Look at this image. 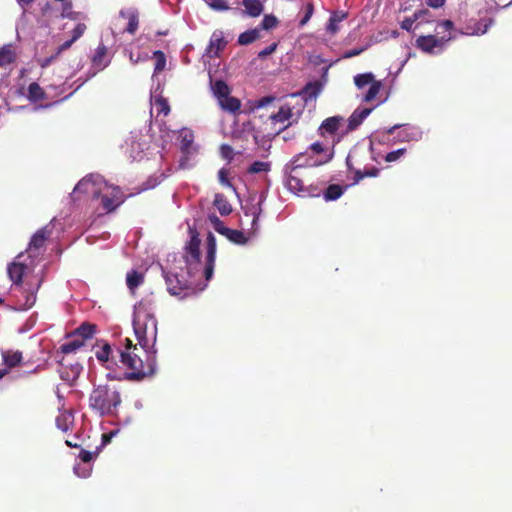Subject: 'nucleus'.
<instances>
[{"mask_svg": "<svg viewBox=\"0 0 512 512\" xmlns=\"http://www.w3.org/2000/svg\"><path fill=\"white\" fill-rule=\"evenodd\" d=\"M276 43L271 44L270 46L266 47L265 49L261 50L258 54L259 57L264 58L270 54H272L276 50Z\"/></svg>", "mask_w": 512, "mask_h": 512, "instance_id": "50", "label": "nucleus"}, {"mask_svg": "<svg viewBox=\"0 0 512 512\" xmlns=\"http://www.w3.org/2000/svg\"><path fill=\"white\" fill-rule=\"evenodd\" d=\"M219 105L225 111L235 113L240 109V101L235 97H230L229 95L224 97L219 101Z\"/></svg>", "mask_w": 512, "mask_h": 512, "instance_id": "27", "label": "nucleus"}, {"mask_svg": "<svg viewBox=\"0 0 512 512\" xmlns=\"http://www.w3.org/2000/svg\"><path fill=\"white\" fill-rule=\"evenodd\" d=\"M90 407L103 415H113L121 403V397L117 389L108 385L97 386L89 398Z\"/></svg>", "mask_w": 512, "mask_h": 512, "instance_id": "5", "label": "nucleus"}, {"mask_svg": "<svg viewBox=\"0 0 512 512\" xmlns=\"http://www.w3.org/2000/svg\"><path fill=\"white\" fill-rule=\"evenodd\" d=\"M154 57L156 58V63L154 67V73L152 76L153 83L157 81V84L160 83L158 80V74L162 72L165 69L166 66V58L163 52L161 51H155L153 53Z\"/></svg>", "mask_w": 512, "mask_h": 512, "instance_id": "24", "label": "nucleus"}, {"mask_svg": "<svg viewBox=\"0 0 512 512\" xmlns=\"http://www.w3.org/2000/svg\"><path fill=\"white\" fill-rule=\"evenodd\" d=\"M423 132L416 126H404L398 133V139L401 142L419 141L422 139Z\"/></svg>", "mask_w": 512, "mask_h": 512, "instance_id": "14", "label": "nucleus"}, {"mask_svg": "<svg viewBox=\"0 0 512 512\" xmlns=\"http://www.w3.org/2000/svg\"><path fill=\"white\" fill-rule=\"evenodd\" d=\"M23 256L24 255L20 253L16 257L15 261L8 267L9 277L15 284L21 283L22 277L28 268L27 265L24 264V262L21 260Z\"/></svg>", "mask_w": 512, "mask_h": 512, "instance_id": "12", "label": "nucleus"}, {"mask_svg": "<svg viewBox=\"0 0 512 512\" xmlns=\"http://www.w3.org/2000/svg\"><path fill=\"white\" fill-rule=\"evenodd\" d=\"M375 81V77L372 73L358 74L354 77V83L359 89H362L367 85H371Z\"/></svg>", "mask_w": 512, "mask_h": 512, "instance_id": "32", "label": "nucleus"}, {"mask_svg": "<svg viewBox=\"0 0 512 512\" xmlns=\"http://www.w3.org/2000/svg\"><path fill=\"white\" fill-rule=\"evenodd\" d=\"M33 0H17L20 6L24 7L28 4H30Z\"/></svg>", "mask_w": 512, "mask_h": 512, "instance_id": "60", "label": "nucleus"}, {"mask_svg": "<svg viewBox=\"0 0 512 512\" xmlns=\"http://www.w3.org/2000/svg\"><path fill=\"white\" fill-rule=\"evenodd\" d=\"M492 23L491 20H489L488 23H485L482 27L481 23H476L474 27L468 25L464 31H461L460 34L463 35H483L487 32L488 27Z\"/></svg>", "mask_w": 512, "mask_h": 512, "instance_id": "31", "label": "nucleus"}, {"mask_svg": "<svg viewBox=\"0 0 512 512\" xmlns=\"http://www.w3.org/2000/svg\"><path fill=\"white\" fill-rule=\"evenodd\" d=\"M371 111V108L355 110L349 118V128H357L363 122V120L371 113Z\"/></svg>", "mask_w": 512, "mask_h": 512, "instance_id": "21", "label": "nucleus"}, {"mask_svg": "<svg viewBox=\"0 0 512 512\" xmlns=\"http://www.w3.org/2000/svg\"><path fill=\"white\" fill-rule=\"evenodd\" d=\"M300 185V180L296 177H289L288 186L290 189H296Z\"/></svg>", "mask_w": 512, "mask_h": 512, "instance_id": "55", "label": "nucleus"}, {"mask_svg": "<svg viewBox=\"0 0 512 512\" xmlns=\"http://www.w3.org/2000/svg\"><path fill=\"white\" fill-rule=\"evenodd\" d=\"M126 347L120 352L121 362L127 368L133 370L131 376L133 378L141 379L145 376L152 375L155 371V351L153 356L149 358L148 365L145 366L142 359L135 353L136 346L132 345V341L128 338L125 339Z\"/></svg>", "mask_w": 512, "mask_h": 512, "instance_id": "6", "label": "nucleus"}, {"mask_svg": "<svg viewBox=\"0 0 512 512\" xmlns=\"http://www.w3.org/2000/svg\"><path fill=\"white\" fill-rule=\"evenodd\" d=\"M209 222L214 230L224 236H226L230 231V229L225 227L223 222L216 215H210Z\"/></svg>", "mask_w": 512, "mask_h": 512, "instance_id": "36", "label": "nucleus"}, {"mask_svg": "<svg viewBox=\"0 0 512 512\" xmlns=\"http://www.w3.org/2000/svg\"><path fill=\"white\" fill-rule=\"evenodd\" d=\"M306 106V99L301 94H291L278 106L277 111L266 116L264 122L267 135H278L288 127L296 124Z\"/></svg>", "mask_w": 512, "mask_h": 512, "instance_id": "2", "label": "nucleus"}, {"mask_svg": "<svg viewBox=\"0 0 512 512\" xmlns=\"http://www.w3.org/2000/svg\"><path fill=\"white\" fill-rule=\"evenodd\" d=\"M219 180L223 185H229L225 171L223 169L219 171Z\"/></svg>", "mask_w": 512, "mask_h": 512, "instance_id": "58", "label": "nucleus"}, {"mask_svg": "<svg viewBox=\"0 0 512 512\" xmlns=\"http://www.w3.org/2000/svg\"><path fill=\"white\" fill-rule=\"evenodd\" d=\"M48 235L49 232L46 229H41L34 234L28 247L29 257H34L38 254V249L44 245L45 239Z\"/></svg>", "mask_w": 512, "mask_h": 512, "instance_id": "15", "label": "nucleus"}, {"mask_svg": "<svg viewBox=\"0 0 512 512\" xmlns=\"http://www.w3.org/2000/svg\"><path fill=\"white\" fill-rule=\"evenodd\" d=\"M276 25H277V19H276V17H274L272 15H265V17L263 18V20L261 22V26L265 30L271 29V28L275 27Z\"/></svg>", "mask_w": 512, "mask_h": 512, "instance_id": "48", "label": "nucleus"}, {"mask_svg": "<svg viewBox=\"0 0 512 512\" xmlns=\"http://www.w3.org/2000/svg\"><path fill=\"white\" fill-rule=\"evenodd\" d=\"M8 374V369H0V379Z\"/></svg>", "mask_w": 512, "mask_h": 512, "instance_id": "62", "label": "nucleus"}, {"mask_svg": "<svg viewBox=\"0 0 512 512\" xmlns=\"http://www.w3.org/2000/svg\"><path fill=\"white\" fill-rule=\"evenodd\" d=\"M83 340L81 339H73L69 341L68 343H65L62 345L61 349L63 353H72L75 352L77 349H79L83 345Z\"/></svg>", "mask_w": 512, "mask_h": 512, "instance_id": "39", "label": "nucleus"}, {"mask_svg": "<svg viewBox=\"0 0 512 512\" xmlns=\"http://www.w3.org/2000/svg\"><path fill=\"white\" fill-rule=\"evenodd\" d=\"M120 17L128 20L126 31L133 34L138 28V13L134 9H126L120 12Z\"/></svg>", "mask_w": 512, "mask_h": 512, "instance_id": "18", "label": "nucleus"}, {"mask_svg": "<svg viewBox=\"0 0 512 512\" xmlns=\"http://www.w3.org/2000/svg\"><path fill=\"white\" fill-rule=\"evenodd\" d=\"M275 101L274 96H265L257 100L254 104L255 109H263Z\"/></svg>", "mask_w": 512, "mask_h": 512, "instance_id": "47", "label": "nucleus"}, {"mask_svg": "<svg viewBox=\"0 0 512 512\" xmlns=\"http://www.w3.org/2000/svg\"><path fill=\"white\" fill-rule=\"evenodd\" d=\"M133 329L140 346L152 349L157 338V320L154 302L143 299L134 306Z\"/></svg>", "mask_w": 512, "mask_h": 512, "instance_id": "3", "label": "nucleus"}, {"mask_svg": "<svg viewBox=\"0 0 512 512\" xmlns=\"http://www.w3.org/2000/svg\"><path fill=\"white\" fill-rule=\"evenodd\" d=\"M110 59L107 55V48L104 45H100L93 56L92 63L97 70H103L108 66Z\"/></svg>", "mask_w": 512, "mask_h": 512, "instance_id": "17", "label": "nucleus"}, {"mask_svg": "<svg viewBox=\"0 0 512 512\" xmlns=\"http://www.w3.org/2000/svg\"><path fill=\"white\" fill-rule=\"evenodd\" d=\"M363 51V49H353V50H350L348 51L346 54H345V58H351V57H354V56H357L359 55L361 52Z\"/></svg>", "mask_w": 512, "mask_h": 512, "instance_id": "57", "label": "nucleus"}, {"mask_svg": "<svg viewBox=\"0 0 512 512\" xmlns=\"http://www.w3.org/2000/svg\"><path fill=\"white\" fill-rule=\"evenodd\" d=\"M161 92L160 83H158L151 92L152 112H156L157 115L163 114L166 116L170 112V107L167 100L161 96Z\"/></svg>", "mask_w": 512, "mask_h": 512, "instance_id": "11", "label": "nucleus"}, {"mask_svg": "<svg viewBox=\"0 0 512 512\" xmlns=\"http://www.w3.org/2000/svg\"><path fill=\"white\" fill-rule=\"evenodd\" d=\"M144 276L141 272L131 271L127 273L126 283L131 292L143 283Z\"/></svg>", "mask_w": 512, "mask_h": 512, "instance_id": "28", "label": "nucleus"}, {"mask_svg": "<svg viewBox=\"0 0 512 512\" xmlns=\"http://www.w3.org/2000/svg\"><path fill=\"white\" fill-rule=\"evenodd\" d=\"M259 38H260V30L258 28H255V29L245 31L242 34H240V36L238 38V42L241 45H248Z\"/></svg>", "mask_w": 512, "mask_h": 512, "instance_id": "30", "label": "nucleus"}, {"mask_svg": "<svg viewBox=\"0 0 512 512\" xmlns=\"http://www.w3.org/2000/svg\"><path fill=\"white\" fill-rule=\"evenodd\" d=\"M15 59V51L11 45L0 48V66H6Z\"/></svg>", "mask_w": 512, "mask_h": 512, "instance_id": "29", "label": "nucleus"}, {"mask_svg": "<svg viewBox=\"0 0 512 512\" xmlns=\"http://www.w3.org/2000/svg\"><path fill=\"white\" fill-rule=\"evenodd\" d=\"M405 149L404 148H401V149H398L396 151H392L390 153H388L386 155V161L387 162H393V161H396L397 159H399L402 155H404L405 153Z\"/></svg>", "mask_w": 512, "mask_h": 512, "instance_id": "49", "label": "nucleus"}, {"mask_svg": "<svg viewBox=\"0 0 512 512\" xmlns=\"http://www.w3.org/2000/svg\"><path fill=\"white\" fill-rule=\"evenodd\" d=\"M190 240L181 255L170 254L162 271L168 291L172 295H181L184 290H194L198 280L205 278L209 281L214 271L216 240L212 233L206 239V255L202 259L199 251L200 239L198 233L189 227Z\"/></svg>", "mask_w": 512, "mask_h": 512, "instance_id": "1", "label": "nucleus"}, {"mask_svg": "<svg viewBox=\"0 0 512 512\" xmlns=\"http://www.w3.org/2000/svg\"><path fill=\"white\" fill-rule=\"evenodd\" d=\"M311 151L318 155L316 159L309 157L306 153L298 155L293 161L294 169L302 166H319L329 162L333 157V151H328L319 143H313L310 147Z\"/></svg>", "mask_w": 512, "mask_h": 512, "instance_id": "9", "label": "nucleus"}, {"mask_svg": "<svg viewBox=\"0 0 512 512\" xmlns=\"http://www.w3.org/2000/svg\"><path fill=\"white\" fill-rule=\"evenodd\" d=\"M225 44L226 42L223 39L222 32H214L210 39L209 53L217 55Z\"/></svg>", "mask_w": 512, "mask_h": 512, "instance_id": "25", "label": "nucleus"}, {"mask_svg": "<svg viewBox=\"0 0 512 512\" xmlns=\"http://www.w3.org/2000/svg\"><path fill=\"white\" fill-rule=\"evenodd\" d=\"M401 125H395L387 130V134H392L396 129L400 128Z\"/></svg>", "mask_w": 512, "mask_h": 512, "instance_id": "61", "label": "nucleus"}, {"mask_svg": "<svg viewBox=\"0 0 512 512\" xmlns=\"http://www.w3.org/2000/svg\"><path fill=\"white\" fill-rule=\"evenodd\" d=\"M66 444H67L68 446H74V445H73L71 442H69V441H66Z\"/></svg>", "mask_w": 512, "mask_h": 512, "instance_id": "63", "label": "nucleus"}, {"mask_svg": "<svg viewBox=\"0 0 512 512\" xmlns=\"http://www.w3.org/2000/svg\"><path fill=\"white\" fill-rule=\"evenodd\" d=\"M74 421L73 415L70 411L61 412L56 418L57 427L66 432L72 426Z\"/></svg>", "mask_w": 512, "mask_h": 512, "instance_id": "23", "label": "nucleus"}, {"mask_svg": "<svg viewBox=\"0 0 512 512\" xmlns=\"http://www.w3.org/2000/svg\"><path fill=\"white\" fill-rule=\"evenodd\" d=\"M206 287V284H204L202 287L199 288V290H203Z\"/></svg>", "mask_w": 512, "mask_h": 512, "instance_id": "64", "label": "nucleus"}, {"mask_svg": "<svg viewBox=\"0 0 512 512\" xmlns=\"http://www.w3.org/2000/svg\"><path fill=\"white\" fill-rule=\"evenodd\" d=\"M270 169V164L263 161H255L249 168L250 173L267 172Z\"/></svg>", "mask_w": 512, "mask_h": 512, "instance_id": "42", "label": "nucleus"}, {"mask_svg": "<svg viewBox=\"0 0 512 512\" xmlns=\"http://www.w3.org/2000/svg\"><path fill=\"white\" fill-rule=\"evenodd\" d=\"M426 2L433 8H438L444 4V0H426Z\"/></svg>", "mask_w": 512, "mask_h": 512, "instance_id": "56", "label": "nucleus"}, {"mask_svg": "<svg viewBox=\"0 0 512 512\" xmlns=\"http://www.w3.org/2000/svg\"><path fill=\"white\" fill-rule=\"evenodd\" d=\"M95 332V326L92 324L84 323L75 330V336L80 337L81 340L90 338Z\"/></svg>", "mask_w": 512, "mask_h": 512, "instance_id": "33", "label": "nucleus"}, {"mask_svg": "<svg viewBox=\"0 0 512 512\" xmlns=\"http://www.w3.org/2000/svg\"><path fill=\"white\" fill-rule=\"evenodd\" d=\"M453 22L450 20H445L443 22H440L436 26V35H427V36H420L416 40L417 46L427 53H438L441 52L445 46V44L454 39L455 36H452L449 34L448 36H440L442 31H448L450 32L453 29Z\"/></svg>", "mask_w": 512, "mask_h": 512, "instance_id": "7", "label": "nucleus"}, {"mask_svg": "<svg viewBox=\"0 0 512 512\" xmlns=\"http://www.w3.org/2000/svg\"><path fill=\"white\" fill-rule=\"evenodd\" d=\"M343 194V190L338 185H330L325 192V199L336 200Z\"/></svg>", "mask_w": 512, "mask_h": 512, "instance_id": "38", "label": "nucleus"}, {"mask_svg": "<svg viewBox=\"0 0 512 512\" xmlns=\"http://www.w3.org/2000/svg\"><path fill=\"white\" fill-rule=\"evenodd\" d=\"M2 358L4 361V364L6 365V369H11L15 366H17L21 360H22V353L19 351H3L2 352Z\"/></svg>", "mask_w": 512, "mask_h": 512, "instance_id": "20", "label": "nucleus"}, {"mask_svg": "<svg viewBox=\"0 0 512 512\" xmlns=\"http://www.w3.org/2000/svg\"><path fill=\"white\" fill-rule=\"evenodd\" d=\"M111 348L108 344H105L101 349L96 352V357L100 362H108Z\"/></svg>", "mask_w": 512, "mask_h": 512, "instance_id": "44", "label": "nucleus"}, {"mask_svg": "<svg viewBox=\"0 0 512 512\" xmlns=\"http://www.w3.org/2000/svg\"><path fill=\"white\" fill-rule=\"evenodd\" d=\"M36 301V296L34 294V291H31L28 295H27V299H26V302H25V306L27 308H30L34 305Z\"/></svg>", "mask_w": 512, "mask_h": 512, "instance_id": "54", "label": "nucleus"}, {"mask_svg": "<svg viewBox=\"0 0 512 512\" xmlns=\"http://www.w3.org/2000/svg\"><path fill=\"white\" fill-rule=\"evenodd\" d=\"M245 12L251 17H257L263 12V4L260 0H243Z\"/></svg>", "mask_w": 512, "mask_h": 512, "instance_id": "22", "label": "nucleus"}, {"mask_svg": "<svg viewBox=\"0 0 512 512\" xmlns=\"http://www.w3.org/2000/svg\"><path fill=\"white\" fill-rule=\"evenodd\" d=\"M260 202L257 204H252L251 207H245V216L252 217L251 219V228L248 232L238 231L230 229L229 233L226 234V237L233 243L244 245L246 244L257 232L258 230V220L259 215L261 213Z\"/></svg>", "mask_w": 512, "mask_h": 512, "instance_id": "8", "label": "nucleus"}, {"mask_svg": "<svg viewBox=\"0 0 512 512\" xmlns=\"http://www.w3.org/2000/svg\"><path fill=\"white\" fill-rule=\"evenodd\" d=\"M28 98L31 101H38L44 98V91L37 83H31L28 87Z\"/></svg>", "mask_w": 512, "mask_h": 512, "instance_id": "35", "label": "nucleus"}, {"mask_svg": "<svg viewBox=\"0 0 512 512\" xmlns=\"http://www.w3.org/2000/svg\"><path fill=\"white\" fill-rule=\"evenodd\" d=\"M214 95L218 98V102L229 95V88L223 81H216L212 84Z\"/></svg>", "mask_w": 512, "mask_h": 512, "instance_id": "34", "label": "nucleus"}, {"mask_svg": "<svg viewBox=\"0 0 512 512\" xmlns=\"http://www.w3.org/2000/svg\"><path fill=\"white\" fill-rule=\"evenodd\" d=\"M311 14H312V10H309L307 12V14L304 16V18L300 21V24L305 25L308 22V20L310 19Z\"/></svg>", "mask_w": 512, "mask_h": 512, "instance_id": "59", "label": "nucleus"}, {"mask_svg": "<svg viewBox=\"0 0 512 512\" xmlns=\"http://www.w3.org/2000/svg\"><path fill=\"white\" fill-rule=\"evenodd\" d=\"M381 88H382V83L380 81L373 82L370 85V88H369L368 92L364 96V101L365 102L372 101L378 95V93L380 92Z\"/></svg>", "mask_w": 512, "mask_h": 512, "instance_id": "37", "label": "nucleus"}, {"mask_svg": "<svg viewBox=\"0 0 512 512\" xmlns=\"http://www.w3.org/2000/svg\"><path fill=\"white\" fill-rule=\"evenodd\" d=\"M346 18V13L344 12H335L331 15L329 19V23L327 25V31L332 35L336 34L340 27L339 24Z\"/></svg>", "mask_w": 512, "mask_h": 512, "instance_id": "26", "label": "nucleus"}, {"mask_svg": "<svg viewBox=\"0 0 512 512\" xmlns=\"http://www.w3.org/2000/svg\"><path fill=\"white\" fill-rule=\"evenodd\" d=\"M341 120L342 118L336 116L327 118L319 127L320 134L322 136L326 133L334 134L337 131Z\"/></svg>", "mask_w": 512, "mask_h": 512, "instance_id": "19", "label": "nucleus"}, {"mask_svg": "<svg viewBox=\"0 0 512 512\" xmlns=\"http://www.w3.org/2000/svg\"><path fill=\"white\" fill-rule=\"evenodd\" d=\"M82 463L84 465H89V462L92 460V454L88 451H81L79 455Z\"/></svg>", "mask_w": 512, "mask_h": 512, "instance_id": "51", "label": "nucleus"}, {"mask_svg": "<svg viewBox=\"0 0 512 512\" xmlns=\"http://www.w3.org/2000/svg\"><path fill=\"white\" fill-rule=\"evenodd\" d=\"M428 14L429 12L426 10L415 12L413 17L405 18L401 22V28L407 31H411L413 29L414 23H416V27H419L423 23L429 22Z\"/></svg>", "mask_w": 512, "mask_h": 512, "instance_id": "13", "label": "nucleus"}, {"mask_svg": "<svg viewBox=\"0 0 512 512\" xmlns=\"http://www.w3.org/2000/svg\"><path fill=\"white\" fill-rule=\"evenodd\" d=\"M86 25L84 23H77L72 30L71 39L65 41L57 48V55H60L63 51L69 49L72 44L77 41L85 32Z\"/></svg>", "mask_w": 512, "mask_h": 512, "instance_id": "16", "label": "nucleus"}, {"mask_svg": "<svg viewBox=\"0 0 512 512\" xmlns=\"http://www.w3.org/2000/svg\"><path fill=\"white\" fill-rule=\"evenodd\" d=\"M58 56L56 51L52 56L40 60V66L42 68L49 66Z\"/></svg>", "mask_w": 512, "mask_h": 512, "instance_id": "52", "label": "nucleus"}, {"mask_svg": "<svg viewBox=\"0 0 512 512\" xmlns=\"http://www.w3.org/2000/svg\"><path fill=\"white\" fill-rule=\"evenodd\" d=\"M207 5L215 11H226L229 6L223 0H205Z\"/></svg>", "mask_w": 512, "mask_h": 512, "instance_id": "43", "label": "nucleus"}, {"mask_svg": "<svg viewBox=\"0 0 512 512\" xmlns=\"http://www.w3.org/2000/svg\"><path fill=\"white\" fill-rule=\"evenodd\" d=\"M129 60L133 65L138 64L149 59V55L146 52H137L133 50L128 51Z\"/></svg>", "mask_w": 512, "mask_h": 512, "instance_id": "40", "label": "nucleus"}, {"mask_svg": "<svg viewBox=\"0 0 512 512\" xmlns=\"http://www.w3.org/2000/svg\"><path fill=\"white\" fill-rule=\"evenodd\" d=\"M91 468L89 465L77 464L74 467V472L77 476L86 478L90 475Z\"/></svg>", "mask_w": 512, "mask_h": 512, "instance_id": "46", "label": "nucleus"}, {"mask_svg": "<svg viewBox=\"0 0 512 512\" xmlns=\"http://www.w3.org/2000/svg\"><path fill=\"white\" fill-rule=\"evenodd\" d=\"M233 150L228 145H223L221 147V155L225 159H230L232 157Z\"/></svg>", "mask_w": 512, "mask_h": 512, "instance_id": "53", "label": "nucleus"}, {"mask_svg": "<svg viewBox=\"0 0 512 512\" xmlns=\"http://www.w3.org/2000/svg\"><path fill=\"white\" fill-rule=\"evenodd\" d=\"M74 193L92 194L95 198H101L102 206L108 212L123 202L120 189L107 184L100 175H90L80 180Z\"/></svg>", "mask_w": 512, "mask_h": 512, "instance_id": "4", "label": "nucleus"}, {"mask_svg": "<svg viewBox=\"0 0 512 512\" xmlns=\"http://www.w3.org/2000/svg\"><path fill=\"white\" fill-rule=\"evenodd\" d=\"M215 206L222 215H228L231 212V206L222 198L217 196L215 199Z\"/></svg>", "mask_w": 512, "mask_h": 512, "instance_id": "41", "label": "nucleus"}, {"mask_svg": "<svg viewBox=\"0 0 512 512\" xmlns=\"http://www.w3.org/2000/svg\"><path fill=\"white\" fill-rule=\"evenodd\" d=\"M78 13H75V12H72L71 11V3L69 2H65L63 4V8H62V12H61V16L63 18H69V19H72V20H77L78 19Z\"/></svg>", "mask_w": 512, "mask_h": 512, "instance_id": "45", "label": "nucleus"}, {"mask_svg": "<svg viewBox=\"0 0 512 512\" xmlns=\"http://www.w3.org/2000/svg\"><path fill=\"white\" fill-rule=\"evenodd\" d=\"M180 141H181V150L183 153V158L180 160V167L188 168L189 158L194 155L196 152V147L193 144L194 136L193 133L188 129H183L180 132Z\"/></svg>", "mask_w": 512, "mask_h": 512, "instance_id": "10", "label": "nucleus"}]
</instances>
